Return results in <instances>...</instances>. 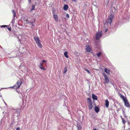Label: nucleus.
<instances>
[{
	"label": "nucleus",
	"mask_w": 130,
	"mask_h": 130,
	"mask_svg": "<svg viewBox=\"0 0 130 130\" xmlns=\"http://www.w3.org/2000/svg\"><path fill=\"white\" fill-rule=\"evenodd\" d=\"M34 39L38 47L41 48L42 47V45L41 43V41L38 37H34Z\"/></svg>",
	"instance_id": "nucleus-1"
},
{
	"label": "nucleus",
	"mask_w": 130,
	"mask_h": 130,
	"mask_svg": "<svg viewBox=\"0 0 130 130\" xmlns=\"http://www.w3.org/2000/svg\"><path fill=\"white\" fill-rule=\"evenodd\" d=\"M113 18L114 16L113 15L111 14L108 17L107 20L106 21V23L108 24H109L110 25H111Z\"/></svg>",
	"instance_id": "nucleus-2"
},
{
	"label": "nucleus",
	"mask_w": 130,
	"mask_h": 130,
	"mask_svg": "<svg viewBox=\"0 0 130 130\" xmlns=\"http://www.w3.org/2000/svg\"><path fill=\"white\" fill-rule=\"evenodd\" d=\"M22 82L21 81H18L17 83L15 85L13 86L11 88H14V89H18L20 87L21 85L22 84Z\"/></svg>",
	"instance_id": "nucleus-3"
},
{
	"label": "nucleus",
	"mask_w": 130,
	"mask_h": 130,
	"mask_svg": "<svg viewBox=\"0 0 130 130\" xmlns=\"http://www.w3.org/2000/svg\"><path fill=\"white\" fill-rule=\"evenodd\" d=\"M102 34L101 31H100L97 33L95 36V38L97 40H98L101 37Z\"/></svg>",
	"instance_id": "nucleus-4"
},
{
	"label": "nucleus",
	"mask_w": 130,
	"mask_h": 130,
	"mask_svg": "<svg viewBox=\"0 0 130 130\" xmlns=\"http://www.w3.org/2000/svg\"><path fill=\"white\" fill-rule=\"evenodd\" d=\"M85 50L87 52H90L92 50L91 48L90 47L88 44H87L86 45Z\"/></svg>",
	"instance_id": "nucleus-5"
},
{
	"label": "nucleus",
	"mask_w": 130,
	"mask_h": 130,
	"mask_svg": "<svg viewBox=\"0 0 130 130\" xmlns=\"http://www.w3.org/2000/svg\"><path fill=\"white\" fill-rule=\"evenodd\" d=\"M124 104L125 106L128 107H130V105L129 104L127 99L124 101Z\"/></svg>",
	"instance_id": "nucleus-6"
},
{
	"label": "nucleus",
	"mask_w": 130,
	"mask_h": 130,
	"mask_svg": "<svg viewBox=\"0 0 130 130\" xmlns=\"http://www.w3.org/2000/svg\"><path fill=\"white\" fill-rule=\"evenodd\" d=\"M36 21V19H34V22L32 21L30 22V21H29L28 20V19H27L26 20V22H27V23H29V24L31 25V24H33V23L34 22H35Z\"/></svg>",
	"instance_id": "nucleus-7"
},
{
	"label": "nucleus",
	"mask_w": 130,
	"mask_h": 130,
	"mask_svg": "<svg viewBox=\"0 0 130 130\" xmlns=\"http://www.w3.org/2000/svg\"><path fill=\"white\" fill-rule=\"evenodd\" d=\"M43 63L41 62L39 65L40 67L42 70H45L46 69L43 67Z\"/></svg>",
	"instance_id": "nucleus-8"
},
{
	"label": "nucleus",
	"mask_w": 130,
	"mask_h": 130,
	"mask_svg": "<svg viewBox=\"0 0 130 130\" xmlns=\"http://www.w3.org/2000/svg\"><path fill=\"white\" fill-rule=\"evenodd\" d=\"M120 96L121 98L122 99L123 101L127 99L126 98L124 97V96L122 95L121 94H120Z\"/></svg>",
	"instance_id": "nucleus-9"
},
{
	"label": "nucleus",
	"mask_w": 130,
	"mask_h": 130,
	"mask_svg": "<svg viewBox=\"0 0 130 130\" xmlns=\"http://www.w3.org/2000/svg\"><path fill=\"white\" fill-rule=\"evenodd\" d=\"M19 68L20 69H24L25 68V67L24 66V64L23 63H21L20 65L19 66Z\"/></svg>",
	"instance_id": "nucleus-10"
},
{
	"label": "nucleus",
	"mask_w": 130,
	"mask_h": 130,
	"mask_svg": "<svg viewBox=\"0 0 130 130\" xmlns=\"http://www.w3.org/2000/svg\"><path fill=\"white\" fill-rule=\"evenodd\" d=\"M88 104L89 109L90 110L92 108V107H93V106H92V103H88Z\"/></svg>",
	"instance_id": "nucleus-11"
},
{
	"label": "nucleus",
	"mask_w": 130,
	"mask_h": 130,
	"mask_svg": "<svg viewBox=\"0 0 130 130\" xmlns=\"http://www.w3.org/2000/svg\"><path fill=\"white\" fill-rule=\"evenodd\" d=\"M53 17L55 19L56 21H58V16L57 15L53 14Z\"/></svg>",
	"instance_id": "nucleus-12"
},
{
	"label": "nucleus",
	"mask_w": 130,
	"mask_h": 130,
	"mask_svg": "<svg viewBox=\"0 0 130 130\" xmlns=\"http://www.w3.org/2000/svg\"><path fill=\"white\" fill-rule=\"evenodd\" d=\"M105 105L106 107H108L109 105V102L107 100H105Z\"/></svg>",
	"instance_id": "nucleus-13"
},
{
	"label": "nucleus",
	"mask_w": 130,
	"mask_h": 130,
	"mask_svg": "<svg viewBox=\"0 0 130 130\" xmlns=\"http://www.w3.org/2000/svg\"><path fill=\"white\" fill-rule=\"evenodd\" d=\"M63 8L64 10H68V6L67 5H64Z\"/></svg>",
	"instance_id": "nucleus-14"
},
{
	"label": "nucleus",
	"mask_w": 130,
	"mask_h": 130,
	"mask_svg": "<svg viewBox=\"0 0 130 130\" xmlns=\"http://www.w3.org/2000/svg\"><path fill=\"white\" fill-rule=\"evenodd\" d=\"M94 110L96 113H98L99 111V108L98 107H95L94 108Z\"/></svg>",
	"instance_id": "nucleus-15"
},
{
	"label": "nucleus",
	"mask_w": 130,
	"mask_h": 130,
	"mask_svg": "<svg viewBox=\"0 0 130 130\" xmlns=\"http://www.w3.org/2000/svg\"><path fill=\"white\" fill-rule=\"evenodd\" d=\"M92 98L94 100H97V96L94 94H93L92 95Z\"/></svg>",
	"instance_id": "nucleus-16"
},
{
	"label": "nucleus",
	"mask_w": 130,
	"mask_h": 130,
	"mask_svg": "<svg viewBox=\"0 0 130 130\" xmlns=\"http://www.w3.org/2000/svg\"><path fill=\"white\" fill-rule=\"evenodd\" d=\"M105 81L106 82L108 83L109 82V80L108 79V77H107V75H105Z\"/></svg>",
	"instance_id": "nucleus-17"
},
{
	"label": "nucleus",
	"mask_w": 130,
	"mask_h": 130,
	"mask_svg": "<svg viewBox=\"0 0 130 130\" xmlns=\"http://www.w3.org/2000/svg\"><path fill=\"white\" fill-rule=\"evenodd\" d=\"M68 52H66L64 53V55L65 57L67 58H68L69 56L68 55Z\"/></svg>",
	"instance_id": "nucleus-18"
},
{
	"label": "nucleus",
	"mask_w": 130,
	"mask_h": 130,
	"mask_svg": "<svg viewBox=\"0 0 130 130\" xmlns=\"http://www.w3.org/2000/svg\"><path fill=\"white\" fill-rule=\"evenodd\" d=\"M12 12L13 14V18H15L16 16V13L14 10H12Z\"/></svg>",
	"instance_id": "nucleus-19"
},
{
	"label": "nucleus",
	"mask_w": 130,
	"mask_h": 130,
	"mask_svg": "<svg viewBox=\"0 0 130 130\" xmlns=\"http://www.w3.org/2000/svg\"><path fill=\"white\" fill-rule=\"evenodd\" d=\"M104 71L107 74H109V70H108L107 69L105 68V69Z\"/></svg>",
	"instance_id": "nucleus-20"
},
{
	"label": "nucleus",
	"mask_w": 130,
	"mask_h": 130,
	"mask_svg": "<svg viewBox=\"0 0 130 130\" xmlns=\"http://www.w3.org/2000/svg\"><path fill=\"white\" fill-rule=\"evenodd\" d=\"M88 103H92L91 99L90 98H88L87 99Z\"/></svg>",
	"instance_id": "nucleus-21"
},
{
	"label": "nucleus",
	"mask_w": 130,
	"mask_h": 130,
	"mask_svg": "<svg viewBox=\"0 0 130 130\" xmlns=\"http://www.w3.org/2000/svg\"><path fill=\"white\" fill-rule=\"evenodd\" d=\"M32 8L30 9V11H32L33 10L35 9V6L34 5H32Z\"/></svg>",
	"instance_id": "nucleus-22"
},
{
	"label": "nucleus",
	"mask_w": 130,
	"mask_h": 130,
	"mask_svg": "<svg viewBox=\"0 0 130 130\" xmlns=\"http://www.w3.org/2000/svg\"><path fill=\"white\" fill-rule=\"evenodd\" d=\"M15 18H13L11 22V23L13 24L15 22Z\"/></svg>",
	"instance_id": "nucleus-23"
},
{
	"label": "nucleus",
	"mask_w": 130,
	"mask_h": 130,
	"mask_svg": "<svg viewBox=\"0 0 130 130\" xmlns=\"http://www.w3.org/2000/svg\"><path fill=\"white\" fill-rule=\"evenodd\" d=\"M67 67H65V68L64 69V72L63 73L64 74H65L66 73V72L67 71Z\"/></svg>",
	"instance_id": "nucleus-24"
},
{
	"label": "nucleus",
	"mask_w": 130,
	"mask_h": 130,
	"mask_svg": "<svg viewBox=\"0 0 130 130\" xmlns=\"http://www.w3.org/2000/svg\"><path fill=\"white\" fill-rule=\"evenodd\" d=\"M84 70L88 73L89 74H91V73H90V71L89 70H88L87 69H85V68L84 69Z\"/></svg>",
	"instance_id": "nucleus-25"
},
{
	"label": "nucleus",
	"mask_w": 130,
	"mask_h": 130,
	"mask_svg": "<svg viewBox=\"0 0 130 130\" xmlns=\"http://www.w3.org/2000/svg\"><path fill=\"white\" fill-rule=\"evenodd\" d=\"M101 54V52H99L97 54V55L98 57H99Z\"/></svg>",
	"instance_id": "nucleus-26"
},
{
	"label": "nucleus",
	"mask_w": 130,
	"mask_h": 130,
	"mask_svg": "<svg viewBox=\"0 0 130 130\" xmlns=\"http://www.w3.org/2000/svg\"><path fill=\"white\" fill-rule=\"evenodd\" d=\"M81 128V127L79 126H77V130H80Z\"/></svg>",
	"instance_id": "nucleus-27"
},
{
	"label": "nucleus",
	"mask_w": 130,
	"mask_h": 130,
	"mask_svg": "<svg viewBox=\"0 0 130 130\" xmlns=\"http://www.w3.org/2000/svg\"><path fill=\"white\" fill-rule=\"evenodd\" d=\"M13 111H14V112L15 113H18V112H18V110H16L15 109H14V110Z\"/></svg>",
	"instance_id": "nucleus-28"
},
{
	"label": "nucleus",
	"mask_w": 130,
	"mask_h": 130,
	"mask_svg": "<svg viewBox=\"0 0 130 130\" xmlns=\"http://www.w3.org/2000/svg\"><path fill=\"white\" fill-rule=\"evenodd\" d=\"M121 118L122 119L123 123V124H124L125 123V121H124V119L123 118H121Z\"/></svg>",
	"instance_id": "nucleus-29"
},
{
	"label": "nucleus",
	"mask_w": 130,
	"mask_h": 130,
	"mask_svg": "<svg viewBox=\"0 0 130 130\" xmlns=\"http://www.w3.org/2000/svg\"><path fill=\"white\" fill-rule=\"evenodd\" d=\"M1 26L2 28H3L6 27L7 26L6 25H3L2 26Z\"/></svg>",
	"instance_id": "nucleus-30"
},
{
	"label": "nucleus",
	"mask_w": 130,
	"mask_h": 130,
	"mask_svg": "<svg viewBox=\"0 0 130 130\" xmlns=\"http://www.w3.org/2000/svg\"><path fill=\"white\" fill-rule=\"evenodd\" d=\"M69 14H66V17H67V18H69Z\"/></svg>",
	"instance_id": "nucleus-31"
},
{
	"label": "nucleus",
	"mask_w": 130,
	"mask_h": 130,
	"mask_svg": "<svg viewBox=\"0 0 130 130\" xmlns=\"http://www.w3.org/2000/svg\"><path fill=\"white\" fill-rule=\"evenodd\" d=\"M8 29L9 31H11V27H8Z\"/></svg>",
	"instance_id": "nucleus-32"
},
{
	"label": "nucleus",
	"mask_w": 130,
	"mask_h": 130,
	"mask_svg": "<svg viewBox=\"0 0 130 130\" xmlns=\"http://www.w3.org/2000/svg\"><path fill=\"white\" fill-rule=\"evenodd\" d=\"M44 62H46V60H42V62L43 63Z\"/></svg>",
	"instance_id": "nucleus-33"
},
{
	"label": "nucleus",
	"mask_w": 130,
	"mask_h": 130,
	"mask_svg": "<svg viewBox=\"0 0 130 130\" xmlns=\"http://www.w3.org/2000/svg\"><path fill=\"white\" fill-rule=\"evenodd\" d=\"M123 113L124 115V117H125V112L123 110Z\"/></svg>",
	"instance_id": "nucleus-34"
},
{
	"label": "nucleus",
	"mask_w": 130,
	"mask_h": 130,
	"mask_svg": "<svg viewBox=\"0 0 130 130\" xmlns=\"http://www.w3.org/2000/svg\"><path fill=\"white\" fill-rule=\"evenodd\" d=\"M16 130H20V128L19 127L17 128L16 129Z\"/></svg>",
	"instance_id": "nucleus-35"
},
{
	"label": "nucleus",
	"mask_w": 130,
	"mask_h": 130,
	"mask_svg": "<svg viewBox=\"0 0 130 130\" xmlns=\"http://www.w3.org/2000/svg\"><path fill=\"white\" fill-rule=\"evenodd\" d=\"M32 0H28V1H29V3H30L31 2V1H32Z\"/></svg>",
	"instance_id": "nucleus-36"
},
{
	"label": "nucleus",
	"mask_w": 130,
	"mask_h": 130,
	"mask_svg": "<svg viewBox=\"0 0 130 130\" xmlns=\"http://www.w3.org/2000/svg\"><path fill=\"white\" fill-rule=\"evenodd\" d=\"M77 0H72V1H74L75 2H76L77 1Z\"/></svg>",
	"instance_id": "nucleus-37"
},
{
	"label": "nucleus",
	"mask_w": 130,
	"mask_h": 130,
	"mask_svg": "<svg viewBox=\"0 0 130 130\" xmlns=\"http://www.w3.org/2000/svg\"><path fill=\"white\" fill-rule=\"evenodd\" d=\"M108 29H107L105 31V32H107V31L108 30Z\"/></svg>",
	"instance_id": "nucleus-38"
},
{
	"label": "nucleus",
	"mask_w": 130,
	"mask_h": 130,
	"mask_svg": "<svg viewBox=\"0 0 130 130\" xmlns=\"http://www.w3.org/2000/svg\"><path fill=\"white\" fill-rule=\"evenodd\" d=\"M32 26H33V27H34V25L32 24Z\"/></svg>",
	"instance_id": "nucleus-39"
},
{
	"label": "nucleus",
	"mask_w": 130,
	"mask_h": 130,
	"mask_svg": "<svg viewBox=\"0 0 130 130\" xmlns=\"http://www.w3.org/2000/svg\"><path fill=\"white\" fill-rule=\"evenodd\" d=\"M93 130H97L96 128H95V129H93Z\"/></svg>",
	"instance_id": "nucleus-40"
},
{
	"label": "nucleus",
	"mask_w": 130,
	"mask_h": 130,
	"mask_svg": "<svg viewBox=\"0 0 130 130\" xmlns=\"http://www.w3.org/2000/svg\"><path fill=\"white\" fill-rule=\"evenodd\" d=\"M2 120H1V123H0V124H1V123H2Z\"/></svg>",
	"instance_id": "nucleus-41"
},
{
	"label": "nucleus",
	"mask_w": 130,
	"mask_h": 130,
	"mask_svg": "<svg viewBox=\"0 0 130 130\" xmlns=\"http://www.w3.org/2000/svg\"><path fill=\"white\" fill-rule=\"evenodd\" d=\"M17 92H18V91L17 90Z\"/></svg>",
	"instance_id": "nucleus-42"
},
{
	"label": "nucleus",
	"mask_w": 130,
	"mask_h": 130,
	"mask_svg": "<svg viewBox=\"0 0 130 130\" xmlns=\"http://www.w3.org/2000/svg\"><path fill=\"white\" fill-rule=\"evenodd\" d=\"M64 1H65L66 0H64Z\"/></svg>",
	"instance_id": "nucleus-43"
}]
</instances>
